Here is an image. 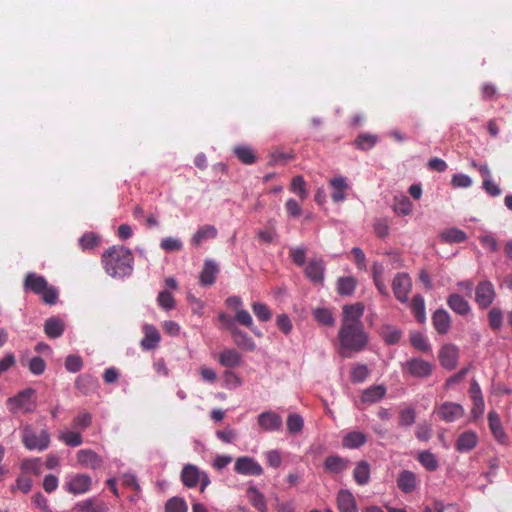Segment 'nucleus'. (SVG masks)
<instances>
[{
    "instance_id": "nucleus-1",
    "label": "nucleus",
    "mask_w": 512,
    "mask_h": 512,
    "mask_svg": "<svg viewBox=\"0 0 512 512\" xmlns=\"http://www.w3.org/2000/svg\"><path fill=\"white\" fill-rule=\"evenodd\" d=\"M364 310L365 306L361 302L343 306L338 332V353L342 358H351L353 354L363 351L368 345L369 337L361 320Z\"/></svg>"
},
{
    "instance_id": "nucleus-2",
    "label": "nucleus",
    "mask_w": 512,
    "mask_h": 512,
    "mask_svg": "<svg viewBox=\"0 0 512 512\" xmlns=\"http://www.w3.org/2000/svg\"><path fill=\"white\" fill-rule=\"evenodd\" d=\"M134 256L132 251L122 245H114L102 255L105 272L114 278H123L133 272Z\"/></svg>"
},
{
    "instance_id": "nucleus-3",
    "label": "nucleus",
    "mask_w": 512,
    "mask_h": 512,
    "mask_svg": "<svg viewBox=\"0 0 512 512\" xmlns=\"http://www.w3.org/2000/svg\"><path fill=\"white\" fill-rule=\"evenodd\" d=\"M23 287L25 291L40 295L45 304L54 305L58 300V290L54 286H50L44 276L36 273L29 272L26 274Z\"/></svg>"
},
{
    "instance_id": "nucleus-4",
    "label": "nucleus",
    "mask_w": 512,
    "mask_h": 512,
    "mask_svg": "<svg viewBox=\"0 0 512 512\" xmlns=\"http://www.w3.org/2000/svg\"><path fill=\"white\" fill-rule=\"evenodd\" d=\"M35 395L36 391L30 387L19 391L16 395L7 399L6 405L8 410L12 414L19 412L33 413L37 407Z\"/></svg>"
},
{
    "instance_id": "nucleus-5",
    "label": "nucleus",
    "mask_w": 512,
    "mask_h": 512,
    "mask_svg": "<svg viewBox=\"0 0 512 512\" xmlns=\"http://www.w3.org/2000/svg\"><path fill=\"white\" fill-rule=\"evenodd\" d=\"M21 438L24 447L30 451L42 452L49 447L51 442L50 434L47 430H41L38 434L30 424H26L21 429Z\"/></svg>"
},
{
    "instance_id": "nucleus-6",
    "label": "nucleus",
    "mask_w": 512,
    "mask_h": 512,
    "mask_svg": "<svg viewBox=\"0 0 512 512\" xmlns=\"http://www.w3.org/2000/svg\"><path fill=\"white\" fill-rule=\"evenodd\" d=\"M181 480L188 488H193L200 483L201 492H204L206 487L210 484L208 474L193 464H186L183 467L181 471Z\"/></svg>"
},
{
    "instance_id": "nucleus-7",
    "label": "nucleus",
    "mask_w": 512,
    "mask_h": 512,
    "mask_svg": "<svg viewBox=\"0 0 512 512\" xmlns=\"http://www.w3.org/2000/svg\"><path fill=\"white\" fill-rule=\"evenodd\" d=\"M496 292L494 285L489 280L478 283L475 289V302L481 309L488 308L494 301Z\"/></svg>"
},
{
    "instance_id": "nucleus-8",
    "label": "nucleus",
    "mask_w": 512,
    "mask_h": 512,
    "mask_svg": "<svg viewBox=\"0 0 512 512\" xmlns=\"http://www.w3.org/2000/svg\"><path fill=\"white\" fill-rule=\"evenodd\" d=\"M403 371L416 378H426L432 374L433 365L422 358H411L404 363Z\"/></svg>"
},
{
    "instance_id": "nucleus-9",
    "label": "nucleus",
    "mask_w": 512,
    "mask_h": 512,
    "mask_svg": "<svg viewBox=\"0 0 512 512\" xmlns=\"http://www.w3.org/2000/svg\"><path fill=\"white\" fill-rule=\"evenodd\" d=\"M412 288L411 278L407 273H397L392 281V289L396 299L402 303L408 301Z\"/></svg>"
},
{
    "instance_id": "nucleus-10",
    "label": "nucleus",
    "mask_w": 512,
    "mask_h": 512,
    "mask_svg": "<svg viewBox=\"0 0 512 512\" xmlns=\"http://www.w3.org/2000/svg\"><path fill=\"white\" fill-rule=\"evenodd\" d=\"M92 478L87 474L78 473L73 475L66 483L65 490L73 495H80L91 489Z\"/></svg>"
},
{
    "instance_id": "nucleus-11",
    "label": "nucleus",
    "mask_w": 512,
    "mask_h": 512,
    "mask_svg": "<svg viewBox=\"0 0 512 512\" xmlns=\"http://www.w3.org/2000/svg\"><path fill=\"white\" fill-rule=\"evenodd\" d=\"M235 471L246 476H260L263 474L262 466L252 457L241 456L235 461Z\"/></svg>"
},
{
    "instance_id": "nucleus-12",
    "label": "nucleus",
    "mask_w": 512,
    "mask_h": 512,
    "mask_svg": "<svg viewBox=\"0 0 512 512\" xmlns=\"http://www.w3.org/2000/svg\"><path fill=\"white\" fill-rule=\"evenodd\" d=\"M437 414L445 422H454L464 415V408L454 402H444L437 409Z\"/></svg>"
},
{
    "instance_id": "nucleus-13",
    "label": "nucleus",
    "mask_w": 512,
    "mask_h": 512,
    "mask_svg": "<svg viewBox=\"0 0 512 512\" xmlns=\"http://www.w3.org/2000/svg\"><path fill=\"white\" fill-rule=\"evenodd\" d=\"M257 421L263 430L269 432L280 430L283 424L282 417L276 412L270 410L260 413Z\"/></svg>"
},
{
    "instance_id": "nucleus-14",
    "label": "nucleus",
    "mask_w": 512,
    "mask_h": 512,
    "mask_svg": "<svg viewBox=\"0 0 512 512\" xmlns=\"http://www.w3.org/2000/svg\"><path fill=\"white\" fill-rule=\"evenodd\" d=\"M478 434L472 430L461 433L455 442V449L459 453H467L472 451L478 444Z\"/></svg>"
},
{
    "instance_id": "nucleus-15",
    "label": "nucleus",
    "mask_w": 512,
    "mask_h": 512,
    "mask_svg": "<svg viewBox=\"0 0 512 512\" xmlns=\"http://www.w3.org/2000/svg\"><path fill=\"white\" fill-rule=\"evenodd\" d=\"M142 331L144 333V337L140 342L141 348L147 351L155 349L161 340L158 329L151 324H144Z\"/></svg>"
},
{
    "instance_id": "nucleus-16",
    "label": "nucleus",
    "mask_w": 512,
    "mask_h": 512,
    "mask_svg": "<svg viewBox=\"0 0 512 512\" xmlns=\"http://www.w3.org/2000/svg\"><path fill=\"white\" fill-rule=\"evenodd\" d=\"M459 352L455 345H444L439 352L440 364L448 370H452L457 365Z\"/></svg>"
},
{
    "instance_id": "nucleus-17",
    "label": "nucleus",
    "mask_w": 512,
    "mask_h": 512,
    "mask_svg": "<svg viewBox=\"0 0 512 512\" xmlns=\"http://www.w3.org/2000/svg\"><path fill=\"white\" fill-rule=\"evenodd\" d=\"M78 463L86 468L98 469L103 464V459L91 449H81L77 452Z\"/></svg>"
},
{
    "instance_id": "nucleus-18",
    "label": "nucleus",
    "mask_w": 512,
    "mask_h": 512,
    "mask_svg": "<svg viewBox=\"0 0 512 512\" xmlns=\"http://www.w3.org/2000/svg\"><path fill=\"white\" fill-rule=\"evenodd\" d=\"M219 273L217 263L212 259H206L203 269L199 275V283L202 286H211L216 281V275Z\"/></svg>"
},
{
    "instance_id": "nucleus-19",
    "label": "nucleus",
    "mask_w": 512,
    "mask_h": 512,
    "mask_svg": "<svg viewBox=\"0 0 512 512\" xmlns=\"http://www.w3.org/2000/svg\"><path fill=\"white\" fill-rule=\"evenodd\" d=\"M433 327L439 334H446L451 328V317L445 309H437L432 315Z\"/></svg>"
},
{
    "instance_id": "nucleus-20",
    "label": "nucleus",
    "mask_w": 512,
    "mask_h": 512,
    "mask_svg": "<svg viewBox=\"0 0 512 512\" xmlns=\"http://www.w3.org/2000/svg\"><path fill=\"white\" fill-rule=\"evenodd\" d=\"M325 265L321 259L311 260L305 268V275L315 284H321L324 280Z\"/></svg>"
},
{
    "instance_id": "nucleus-21",
    "label": "nucleus",
    "mask_w": 512,
    "mask_h": 512,
    "mask_svg": "<svg viewBox=\"0 0 512 512\" xmlns=\"http://www.w3.org/2000/svg\"><path fill=\"white\" fill-rule=\"evenodd\" d=\"M447 305L452 311L461 316H466L471 312L469 302L458 293H453L448 296Z\"/></svg>"
},
{
    "instance_id": "nucleus-22",
    "label": "nucleus",
    "mask_w": 512,
    "mask_h": 512,
    "mask_svg": "<svg viewBox=\"0 0 512 512\" xmlns=\"http://www.w3.org/2000/svg\"><path fill=\"white\" fill-rule=\"evenodd\" d=\"M218 362L223 367L230 368V369L236 368L241 365L242 356L237 350H235L233 348L224 349L223 351L220 352V354L218 356Z\"/></svg>"
},
{
    "instance_id": "nucleus-23",
    "label": "nucleus",
    "mask_w": 512,
    "mask_h": 512,
    "mask_svg": "<svg viewBox=\"0 0 512 512\" xmlns=\"http://www.w3.org/2000/svg\"><path fill=\"white\" fill-rule=\"evenodd\" d=\"M488 422L489 428L494 436V438L501 444H505L507 442V435L503 429L500 417L497 412L490 411L488 413Z\"/></svg>"
},
{
    "instance_id": "nucleus-24",
    "label": "nucleus",
    "mask_w": 512,
    "mask_h": 512,
    "mask_svg": "<svg viewBox=\"0 0 512 512\" xmlns=\"http://www.w3.org/2000/svg\"><path fill=\"white\" fill-rule=\"evenodd\" d=\"M397 486L406 494L413 492L417 487L416 474L409 470L401 471L397 479Z\"/></svg>"
},
{
    "instance_id": "nucleus-25",
    "label": "nucleus",
    "mask_w": 512,
    "mask_h": 512,
    "mask_svg": "<svg viewBox=\"0 0 512 512\" xmlns=\"http://www.w3.org/2000/svg\"><path fill=\"white\" fill-rule=\"evenodd\" d=\"M218 231L213 225H203L198 228L195 234L191 238V244L193 246H200L204 241L214 239L217 237Z\"/></svg>"
},
{
    "instance_id": "nucleus-26",
    "label": "nucleus",
    "mask_w": 512,
    "mask_h": 512,
    "mask_svg": "<svg viewBox=\"0 0 512 512\" xmlns=\"http://www.w3.org/2000/svg\"><path fill=\"white\" fill-rule=\"evenodd\" d=\"M339 512H358L354 496L348 490H340L337 495Z\"/></svg>"
},
{
    "instance_id": "nucleus-27",
    "label": "nucleus",
    "mask_w": 512,
    "mask_h": 512,
    "mask_svg": "<svg viewBox=\"0 0 512 512\" xmlns=\"http://www.w3.org/2000/svg\"><path fill=\"white\" fill-rule=\"evenodd\" d=\"M65 325L63 320L58 317H50L44 323V332L51 339L59 338L63 335Z\"/></svg>"
},
{
    "instance_id": "nucleus-28",
    "label": "nucleus",
    "mask_w": 512,
    "mask_h": 512,
    "mask_svg": "<svg viewBox=\"0 0 512 512\" xmlns=\"http://www.w3.org/2000/svg\"><path fill=\"white\" fill-rule=\"evenodd\" d=\"M349 460L338 455L328 456L324 461V469L327 472L339 474L348 468Z\"/></svg>"
},
{
    "instance_id": "nucleus-29",
    "label": "nucleus",
    "mask_w": 512,
    "mask_h": 512,
    "mask_svg": "<svg viewBox=\"0 0 512 512\" xmlns=\"http://www.w3.org/2000/svg\"><path fill=\"white\" fill-rule=\"evenodd\" d=\"M246 494L250 504L258 512H267V502L262 492H260L255 486H250L248 487Z\"/></svg>"
},
{
    "instance_id": "nucleus-30",
    "label": "nucleus",
    "mask_w": 512,
    "mask_h": 512,
    "mask_svg": "<svg viewBox=\"0 0 512 512\" xmlns=\"http://www.w3.org/2000/svg\"><path fill=\"white\" fill-rule=\"evenodd\" d=\"M367 441V436L360 431L347 433L342 439V446L348 449H356L363 446Z\"/></svg>"
},
{
    "instance_id": "nucleus-31",
    "label": "nucleus",
    "mask_w": 512,
    "mask_h": 512,
    "mask_svg": "<svg viewBox=\"0 0 512 512\" xmlns=\"http://www.w3.org/2000/svg\"><path fill=\"white\" fill-rule=\"evenodd\" d=\"M386 394V388L383 385H375L365 389L361 395V402L372 404L381 400Z\"/></svg>"
},
{
    "instance_id": "nucleus-32",
    "label": "nucleus",
    "mask_w": 512,
    "mask_h": 512,
    "mask_svg": "<svg viewBox=\"0 0 512 512\" xmlns=\"http://www.w3.org/2000/svg\"><path fill=\"white\" fill-rule=\"evenodd\" d=\"M231 334H232V338H233L234 343L238 347H240L242 349H245V350H248V351L255 350L256 344L253 341V339L248 336L247 333L243 332L240 329L233 328L232 331H231Z\"/></svg>"
},
{
    "instance_id": "nucleus-33",
    "label": "nucleus",
    "mask_w": 512,
    "mask_h": 512,
    "mask_svg": "<svg viewBox=\"0 0 512 512\" xmlns=\"http://www.w3.org/2000/svg\"><path fill=\"white\" fill-rule=\"evenodd\" d=\"M97 384V379L89 374H82L78 376L75 381V387L84 395L94 391L97 387Z\"/></svg>"
},
{
    "instance_id": "nucleus-34",
    "label": "nucleus",
    "mask_w": 512,
    "mask_h": 512,
    "mask_svg": "<svg viewBox=\"0 0 512 512\" xmlns=\"http://www.w3.org/2000/svg\"><path fill=\"white\" fill-rule=\"evenodd\" d=\"M353 478L358 485H366L370 480V465L367 461L362 460L356 464L353 471Z\"/></svg>"
},
{
    "instance_id": "nucleus-35",
    "label": "nucleus",
    "mask_w": 512,
    "mask_h": 512,
    "mask_svg": "<svg viewBox=\"0 0 512 512\" xmlns=\"http://www.w3.org/2000/svg\"><path fill=\"white\" fill-rule=\"evenodd\" d=\"M233 152L235 156L241 161L243 164L251 165L256 162V155L254 150L250 146L246 145H238L233 148Z\"/></svg>"
},
{
    "instance_id": "nucleus-36",
    "label": "nucleus",
    "mask_w": 512,
    "mask_h": 512,
    "mask_svg": "<svg viewBox=\"0 0 512 512\" xmlns=\"http://www.w3.org/2000/svg\"><path fill=\"white\" fill-rule=\"evenodd\" d=\"M410 307L417 321L424 323L426 321L424 298L420 294L413 296Z\"/></svg>"
},
{
    "instance_id": "nucleus-37",
    "label": "nucleus",
    "mask_w": 512,
    "mask_h": 512,
    "mask_svg": "<svg viewBox=\"0 0 512 512\" xmlns=\"http://www.w3.org/2000/svg\"><path fill=\"white\" fill-rule=\"evenodd\" d=\"M417 460L427 471L434 472L439 468V462L436 456L430 451L420 452L417 456Z\"/></svg>"
},
{
    "instance_id": "nucleus-38",
    "label": "nucleus",
    "mask_w": 512,
    "mask_h": 512,
    "mask_svg": "<svg viewBox=\"0 0 512 512\" xmlns=\"http://www.w3.org/2000/svg\"><path fill=\"white\" fill-rule=\"evenodd\" d=\"M356 279L354 277H341L337 282V292L342 296H350L356 288Z\"/></svg>"
},
{
    "instance_id": "nucleus-39",
    "label": "nucleus",
    "mask_w": 512,
    "mask_h": 512,
    "mask_svg": "<svg viewBox=\"0 0 512 512\" xmlns=\"http://www.w3.org/2000/svg\"><path fill=\"white\" fill-rule=\"evenodd\" d=\"M378 142V136L369 134V133H361L357 136L354 141L355 146L363 151H367L372 149L376 143Z\"/></svg>"
},
{
    "instance_id": "nucleus-40",
    "label": "nucleus",
    "mask_w": 512,
    "mask_h": 512,
    "mask_svg": "<svg viewBox=\"0 0 512 512\" xmlns=\"http://www.w3.org/2000/svg\"><path fill=\"white\" fill-rule=\"evenodd\" d=\"M104 505L98 502L96 499L90 498L78 502L74 510L77 512H102Z\"/></svg>"
},
{
    "instance_id": "nucleus-41",
    "label": "nucleus",
    "mask_w": 512,
    "mask_h": 512,
    "mask_svg": "<svg viewBox=\"0 0 512 512\" xmlns=\"http://www.w3.org/2000/svg\"><path fill=\"white\" fill-rule=\"evenodd\" d=\"M413 204L407 196H401L400 198L395 197L393 210L396 214L401 216H407L411 214Z\"/></svg>"
},
{
    "instance_id": "nucleus-42",
    "label": "nucleus",
    "mask_w": 512,
    "mask_h": 512,
    "mask_svg": "<svg viewBox=\"0 0 512 512\" xmlns=\"http://www.w3.org/2000/svg\"><path fill=\"white\" fill-rule=\"evenodd\" d=\"M466 238V233L458 228H449L441 233V239L446 243H461Z\"/></svg>"
},
{
    "instance_id": "nucleus-43",
    "label": "nucleus",
    "mask_w": 512,
    "mask_h": 512,
    "mask_svg": "<svg viewBox=\"0 0 512 512\" xmlns=\"http://www.w3.org/2000/svg\"><path fill=\"white\" fill-rule=\"evenodd\" d=\"M58 439L70 447H78L83 443L82 435L77 431L60 432Z\"/></svg>"
},
{
    "instance_id": "nucleus-44",
    "label": "nucleus",
    "mask_w": 512,
    "mask_h": 512,
    "mask_svg": "<svg viewBox=\"0 0 512 512\" xmlns=\"http://www.w3.org/2000/svg\"><path fill=\"white\" fill-rule=\"evenodd\" d=\"M380 335L388 345H393L399 342L402 332L395 327L386 325L381 328Z\"/></svg>"
},
{
    "instance_id": "nucleus-45",
    "label": "nucleus",
    "mask_w": 512,
    "mask_h": 512,
    "mask_svg": "<svg viewBox=\"0 0 512 512\" xmlns=\"http://www.w3.org/2000/svg\"><path fill=\"white\" fill-rule=\"evenodd\" d=\"M313 315L324 326H333L335 323L333 313L327 308H317L314 310Z\"/></svg>"
},
{
    "instance_id": "nucleus-46",
    "label": "nucleus",
    "mask_w": 512,
    "mask_h": 512,
    "mask_svg": "<svg viewBox=\"0 0 512 512\" xmlns=\"http://www.w3.org/2000/svg\"><path fill=\"white\" fill-rule=\"evenodd\" d=\"M78 242L83 251L91 250L99 245L100 238L95 233L88 232L82 235Z\"/></svg>"
},
{
    "instance_id": "nucleus-47",
    "label": "nucleus",
    "mask_w": 512,
    "mask_h": 512,
    "mask_svg": "<svg viewBox=\"0 0 512 512\" xmlns=\"http://www.w3.org/2000/svg\"><path fill=\"white\" fill-rule=\"evenodd\" d=\"M369 375V369L365 364H356L352 367L350 378L353 383H362Z\"/></svg>"
},
{
    "instance_id": "nucleus-48",
    "label": "nucleus",
    "mask_w": 512,
    "mask_h": 512,
    "mask_svg": "<svg viewBox=\"0 0 512 512\" xmlns=\"http://www.w3.org/2000/svg\"><path fill=\"white\" fill-rule=\"evenodd\" d=\"M286 424H287V430L291 434H298L303 429L304 421H303V418L299 414L292 413L287 417Z\"/></svg>"
},
{
    "instance_id": "nucleus-49",
    "label": "nucleus",
    "mask_w": 512,
    "mask_h": 512,
    "mask_svg": "<svg viewBox=\"0 0 512 512\" xmlns=\"http://www.w3.org/2000/svg\"><path fill=\"white\" fill-rule=\"evenodd\" d=\"M410 342L413 347L422 352H428L431 350V346L428 343L426 337L420 332H413L410 334Z\"/></svg>"
},
{
    "instance_id": "nucleus-50",
    "label": "nucleus",
    "mask_w": 512,
    "mask_h": 512,
    "mask_svg": "<svg viewBox=\"0 0 512 512\" xmlns=\"http://www.w3.org/2000/svg\"><path fill=\"white\" fill-rule=\"evenodd\" d=\"M305 180L304 178L301 176V175H297L295 177H293L292 181H291V187H290V190L299 195V197L304 200L308 197V192L305 188Z\"/></svg>"
},
{
    "instance_id": "nucleus-51",
    "label": "nucleus",
    "mask_w": 512,
    "mask_h": 512,
    "mask_svg": "<svg viewBox=\"0 0 512 512\" xmlns=\"http://www.w3.org/2000/svg\"><path fill=\"white\" fill-rule=\"evenodd\" d=\"M252 310L255 316L262 322L269 321L272 317V312L269 307L261 302H254L252 304Z\"/></svg>"
},
{
    "instance_id": "nucleus-52",
    "label": "nucleus",
    "mask_w": 512,
    "mask_h": 512,
    "mask_svg": "<svg viewBox=\"0 0 512 512\" xmlns=\"http://www.w3.org/2000/svg\"><path fill=\"white\" fill-rule=\"evenodd\" d=\"M235 319L237 322L242 324L243 326L251 329V331L257 336H261V333L257 332L253 327V319L250 313L244 309H238L235 315Z\"/></svg>"
},
{
    "instance_id": "nucleus-53",
    "label": "nucleus",
    "mask_w": 512,
    "mask_h": 512,
    "mask_svg": "<svg viewBox=\"0 0 512 512\" xmlns=\"http://www.w3.org/2000/svg\"><path fill=\"white\" fill-rule=\"evenodd\" d=\"M92 424V415L88 412H81L73 419L74 429L85 430Z\"/></svg>"
},
{
    "instance_id": "nucleus-54",
    "label": "nucleus",
    "mask_w": 512,
    "mask_h": 512,
    "mask_svg": "<svg viewBox=\"0 0 512 512\" xmlns=\"http://www.w3.org/2000/svg\"><path fill=\"white\" fill-rule=\"evenodd\" d=\"M65 368L68 372L77 373L83 368V360L79 355L70 354L65 359Z\"/></svg>"
},
{
    "instance_id": "nucleus-55",
    "label": "nucleus",
    "mask_w": 512,
    "mask_h": 512,
    "mask_svg": "<svg viewBox=\"0 0 512 512\" xmlns=\"http://www.w3.org/2000/svg\"><path fill=\"white\" fill-rule=\"evenodd\" d=\"M160 247L166 252L180 251L183 248V243L178 238L166 237L161 240Z\"/></svg>"
},
{
    "instance_id": "nucleus-56",
    "label": "nucleus",
    "mask_w": 512,
    "mask_h": 512,
    "mask_svg": "<svg viewBox=\"0 0 512 512\" xmlns=\"http://www.w3.org/2000/svg\"><path fill=\"white\" fill-rule=\"evenodd\" d=\"M187 504L182 498L174 497L167 501L165 512H187Z\"/></svg>"
},
{
    "instance_id": "nucleus-57",
    "label": "nucleus",
    "mask_w": 512,
    "mask_h": 512,
    "mask_svg": "<svg viewBox=\"0 0 512 512\" xmlns=\"http://www.w3.org/2000/svg\"><path fill=\"white\" fill-rule=\"evenodd\" d=\"M489 325L493 330H499L503 323V314L499 308H492L488 312Z\"/></svg>"
},
{
    "instance_id": "nucleus-58",
    "label": "nucleus",
    "mask_w": 512,
    "mask_h": 512,
    "mask_svg": "<svg viewBox=\"0 0 512 512\" xmlns=\"http://www.w3.org/2000/svg\"><path fill=\"white\" fill-rule=\"evenodd\" d=\"M157 302L159 306L167 311L173 309L175 306V299L173 295L167 290H163L159 293Z\"/></svg>"
},
{
    "instance_id": "nucleus-59",
    "label": "nucleus",
    "mask_w": 512,
    "mask_h": 512,
    "mask_svg": "<svg viewBox=\"0 0 512 512\" xmlns=\"http://www.w3.org/2000/svg\"><path fill=\"white\" fill-rule=\"evenodd\" d=\"M416 419V413L413 408H406L401 410L399 414V425L403 427L411 426Z\"/></svg>"
},
{
    "instance_id": "nucleus-60",
    "label": "nucleus",
    "mask_w": 512,
    "mask_h": 512,
    "mask_svg": "<svg viewBox=\"0 0 512 512\" xmlns=\"http://www.w3.org/2000/svg\"><path fill=\"white\" fill-rule=\"evenodd\" d=\"M28 368L34 375H41L45 371L46 363L40 356H35L29 360Z\"/></svg>"
},
{
    "instance_id": "nucleus-61",
    "label": "nucleus",
    "mask_w": 512,
    "mask_h": 512,
    "mask_svg": "<svg viewBox=\"0 0 512 512\" xmlns=\"http://www.w3.org/2000/svg\"><path fill=\"white\" fill-rule=\"evenodd\" d=\"M289 256L297 266H303L306 260V252L301 247H292L289 250Z\"/></svg>"
},
{
    "instance_id": "nucleus-62",
    "label": "nucleus",
    "mask_w": 512,
    "mask_h": 512,
    "mask_svg": "<svg viewBox=\"0 0 512 512\" xmlns=\"http://www.w3.org/2000/svg\"><path fill=\"white\" fill-rule=\"evenodd\" d=\"M415 435L420 441H428L432 436L431 425L427 423H421L417 426Z\"/></svg>"
},
{
    "instance_id": "nucleus-63",
    "label": "nucleus",
    "mask_w": 512,
    "mask_h": 512,
    "mask_svg": "<svg viewBox=\"0 0 512 512\" xmlns=\"http://www.w3.org/2000/svg\"><path fill=\"white\" fill-rule=\"evenodd\" d=\"M277 326L284 334H289L293 328L292 322L288 315L280 314L277 316Z\"/></svg>"
},
{
    "instance_id": "nucleus-64",
    "label": "nucleus",
    "mask_w": 512,
    "mask_h": 512,
    "mask_svg": "<svg viewBox=\"0 0 512 512\" xmlns=\"http://www.w3.org/2000/svg\"><path fill=\"white\" fill-rule=\"evenodd\" d=\"M454 187L467 188L472 185V180L465 174H455L451 181Z\"/></svg>"
}]
</instances>
